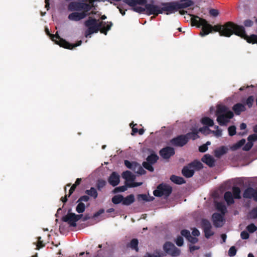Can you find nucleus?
Listing matches in <instances>:
<instances>
[{
  "label": "nucleus",
  "instance_id": "1",
  "mask_svg": "<svg viewBox=\"0 0 257 257\" xmlns=\"http://www.w3.org/2000/svg\"><path fill=\"white\" fill-rule=\"evenodd\" d=\"M191 22L192 26H195L198 28L202 26L200 35L201 36L207 35L212 31L219 32L220 36L229 37L234 34L235 29L237 24L232 22H228L223 25H216L212 26L208 22L198 16L190 15Z\"/></svg>",
  "mask_w": 257,
  "mask_h": 257
},
{
  "label": "nucleus",
  "instance_id": "2",
  "mask_svg": "<svg viewBox=\"0 0 257 257\" xmlns=\"http://www.w3.org/2000/svg\"><path fill=\"white\" fill-rule=\"evenodd\" d=\"M82 2H72L68 6L69 11L74 12L68 16L69 20L79 21L90 15L89 12L92 9V6Z\"/></svg>",
  "mask_w": 257,
  "mask_h": 257
},
{
  "label": "nucleus",
  "instance_id": "3",
  "mask_svg": "<svg viewBox=\"0 0 257 257\" xmlns=\"http://www.w3.org/2000/svg\"><path fill=\"white\" fill-rule=\"evenodd\" d=\"M215 114L217 116V121L221 126L226 125L229 119L234 116L233 112L228 110V108L225 105L221 104L217 106Z\"/></svg>",
  "mask_w": 257,
  "mask_h": 257
},
{
  "label": "nucleus",
  "instance_id": "4",
  "mask_svg": "<svg viewBox=\"0 0 257 257\" xmlns=\"http://www.w3.org/2000/svg\"><path fill=\"white\" fill-rule=\"evenodd\" d=\"M50 39L60 47L70 50L73 49L76 47L80 46L82 44V41L81 40L78 41L75 44H71L61 38L59 35L58 32H57L55 34H52V35H50Z\"/></svg>",
  "mask_w": 257,
  "mask_h": 257
},
{
  "label": "nucleus",
  "instance_id": "5",
  "mask_svg": "<svg viewBox=\"0 0 257 257\" xmlns=\"http://www.w3.org/2000/svg\"><path fill=\"white\" fill-rule=\"evenodd\" d=\"M235 30V35L244 39L248 43L257 44V35L252 34L250 36H247L243 26L236 25Z\"/></svg>",
  "mask_w": 257,
  "mask_h": 257
},
{
  "label": "nucleus",
  "instance_id": "6",
  "mask_svg": "<svg viewBox=\"0 0 257 257\" xmlns=\"http://www.w3.org/2000/svg\"><path fill=\"white\" fill-rule=\"evenodd\" d=\"M162 5L164 7L161 8L162 14L165 11L166 15L174 13L177 10L185 9V6L181 5L180 2H177L163 3Z\"/></svg>",
  "mask_w": 257,
  "mask_h": 257
},
{
  "label": "nucleus",
  "instance_id": "7",
  "mask_svg": "<svg viewBox=\"0 0 257 257\" xmlns=\"http://www.w3.org/2000/svg\"><path fill=\"white\" fill-rule=\"evenodd\" d=\"M172 191V188L170 185L162 183L157 186L153 194L156 197L165 196L167 197L171 194Z\"/></svg>",
  "mask_w": 257,
  "mask_h": 257
},
{
  "label": "nucleus",
  "instance_id": "8",
  "mask_svg": "<svg viewBox=\"0 0 257 257\" xmlns=\"http://www.w3.org/2000/svg\"><path fill=\"white\" fill-rule=\"evenodd\" d=\"M123 2L128 6L133 7L132 9L134 11L139 13H143L145 11V8L136 6L137 5H145L147 3V0H123Z\"/></svg>",
  "mask_w": 257,
  "mask_h": 257
},
{
  "label": "nucleus",
  "instance_id": "9",
  "mask_svg": "<svg viewBox=\"0 0 257 257\" xmlns=\"http://www.w3.org/2000/svg\"><path fill=\"white\" fill-rule=\"evenodd\" d=\"M70 211L71 209H69L67 214L63 216L62 220L67 222L71 226L75 227L76 226V222L82 217L83 215H76L74 213L70 212Z\"/></svg>",
  "mask_w": 257,
  "mask_h": 257
},
{
  "label": "nucleus",
  "instance_id": "10",
  "mask_svg": "<svg viewBox=\"0 0 257 257\" xmlns=\"http://www.w3.org/2000/svg\"><path fill=\"white\" fill-rule=\"evenodd\" d=\"M97 20L92 17H89L88 19L85 21L84 25L88 29L85 31V37H87L93 33L98 32V30L96 28Z\"/></svg>",
  "mask_w": 257,
  "mask_h": 257
},
{
  "label": "nucleus",
  "instance_id": "11",
  "mask_svg": "<svg viewBox=\"0 0 257 257\" xmlns=\"http://www.w3.org/2000/svg\"><path fill=\"white\" fill-rule=\"evenodd\" d=\"M163 249L167 254L172 256H179L181 253L180 249L170 241H167L164 244Z\"/></svg>",
  "mask_w": 257,
  "mask_h": 257
},
{
  "label": "nucleus",
  "instance_id": "12",
  "mask_svg": "<svg viewBox=\"0 0 257 257\" xmlns=\"http://www.w3.org/2000/svg\"><path fill=\"white\" fill-rule=\"evenodd\" d=\"M242 196L245 199H252L257 202V188L254 189L251 187L246 188L243 191Z\"/></svg>",
  "mask_w": 257,
  "mask_h": 257
},
{
  "label": "nucleus",
  "instance_id": "13",
  "mask_svg": "<svg viewBox=\"0 0 257 257\" xmlns=\"http://www.w3.org/2000/svg\"><path fill=\"white\" fill-rule=\"evenodd\" d=\"M170 142L173 146L182 147L187 144V140L184 135H181L171 139Z\"/></svg>",
  "mask_w": 257,
  "mask_h": 257
},
{
  "label": "nucleus",
  "instance_id": "14",
  "mask_svg": "<svg viewBox=\"0 0 257 257\" xmlns=\"http://www.w3.org/2000/svg\"><path fill=\"white\" fill-rule=\"evenodd\" d=\"M145 9L146 13L148 15H153L157 16L159 14H162L161 8L159 6L152 4H146Z\"/></svg>",
  "mask_w": 257,
  "mask_h": 257
},
{
  "label": "nucleus",
  "instance_id": "15",
  "mask_svg": "<svg viewBox=\"0 0 257 257\" xmlns=\"http://www.w3.org/2000/svg\"><path fill=\"white\" fill-rule=\"evenodd\" d=\"M175 150L171 147H166L162 149L160 152V156L165 159H168L175 154Z\"/></svg>",
  "mask_w": 257,
  "mask_h": 257
},
{
  "label": "nucleus",
  "instance_id": "16",
  "mask_svg": "<svg viewBox=\"0 0 257 257\" xmlns=\"http://www.w3.org/2000/svg\"><path fill=\"white\" fill-rule=\"evenodd\" d=\"M224 216L222 214H220L218 213H214L212 214V218L213 222L214 225L216 227H220L222 226V224H219V222H222L224 219Z\"/></svg>",
  "mask_w": 257,
  "mask_h": 257
},
{
  "label": "nucleus",
  "instance_id": "17",
  "mask_svg": "<svg viewBox=\"0 0 257 257\" xmlns=\"http://www.w3.org/2000/svg\"><path fill=\"white\" fill-rule=\"evenodd\" d=\"M119 176L117 174V173L115 172H113L111 173L108 178V183L112 186H116L119 183Z\"/></svg>",
  "mask_w": 257,
  "mask_h": 257
},
{
  "label": "nucleus",
  "instance_id": "18",
  "mask_svg": "<svg viewBox=\"0 0 257 257\" xmlns=\"http://www.w3.org/2000/svg\"><path fill=\"white\" fill-rule=\"evenodd\" d=\"M232 110L236 115H239L241 112L245 111L246 108L245 105L241 103H237L232 106Z\"/></svg>",
  "mask_w": 257,
  "mask_h": 257
},
{
  "label": "nucleus",
  "instance_id": "19",
  "mask_svg": "<svg viewBox=\"0 0 257 257\" xmlns=\"http://www.w3.org/2000/svg\"><path fill=\"white\" fill-rule=\"evenodd\" d=\"M201 161L210 167L214 166L215 160L214 158L209 154L205 155L202 158Z\"/></svg>",
  "mask_w": 257,
  "mask_h": 257
},
{
  "label": "nucleus",
  "instance_id": "20",
  "mask_svg": "<svg viewBox=\"0 0 257 257\" xmlns=\"http://www.w3.org/2000/svg\"><path fill=\"white\" fill-rule=\"evenodd\" d=\"M182 173L184 176L186 178L192 177L194 174V170L192 169L189 165L185 166L182 170Z\"/></svg>",
  "mask_w": 257,
  "mask_h": 257
},
{
  "label": "nucleus",
  "instance_id": "21",
  "mask_svg": "<svg viewBox=\"0 0 257 257\" xmlns=\"http://www.w3.org/2000/svg\"><path fill=\"white\" fill-rule=\"evenodd\" d=\"M228 149L225 146H221L214 151V155L216 158H220L222 155L225 154Z\"/></svg>",
  "mask_w": 257,
  "mask_h": 257
},
{
  "label": "nucleus",
  "instance_id": "22",
  "mask_svg": "<svg viewBox=\"0 0 257 257\" xmlns=\"http://www.w3.org/2000/svg\"><path fill=\"white\" fill-rule=\"evenodd\" d=\"M224 199L228 205H230L234 203V197L230 191H226L224 194Z\"/></svg>",
  "mask_w": 257,
  "mask_h": 257
},
{
  "label": "nucleus",
  "instance_id": "23",
  "mask_svg": "<svg viewBox=\"0 0 257 257\" xmlns=\"http://www.w3.org/2000/svg\"><path fill=\"white\" fill-rule=\"evenodd\" d=\"M189 166L190 167L194 170H199L203 168V164L198 160H195L190 163L188 164Z\"/></svg>",
  "mask_w": 257,
  "mask_h": 257
},
{
  "label": "nucleus",
  "instance_id": "24",
  "mask_svg": "<svg viewBox=\"0 0 257 257\" xmlns=\"http://www.w3.org/2000/svg\"><path fill=\"white\" fill-rule=\"evenodd\" d=\"M198 134V132L196 129H194L193 131H192V132L188 133L184 135V136H185V138H187L188 142L190 139L195 140L196 139L198 138L199 137Z\"/></svg>",
  "mask_w": 257,
  "mask_h": 257
},
{
  "label": "nucleus",
  "instance_id": "25",
  "mask_svg": "<svg viewBox=\"0 0 257 257\" xmlns=\"http://www.w3.org/2000/svg\"><path fill=\"white\" fill-rule=\"evenodd\" d=\"M170 180L175 184L178 185L183 184L186 182L185 180L183 177L177 176L175 175H172L170 177Z\"/></svg>",
  "mask_w": 257,
  "mask_h": 257
},
{
  "label": "nucleus",
  "instance_id": "26",
  "mask_svg": "<svg viewBox=\"0 0 257 257\" xmlns=\"http://www.w3.org/2000/svg\"><path fill=\"white\" fill-rule=\"evenodd\" d=\"M135 201V196L133 194H130L125 197H123L122 204L124 205H130Z\"/></svg>",
  "mask_w": 257,
  "mask_h": 257
},
{
  "label": "nucleus",
  "instance_id": "27",
  "mask_svg": "<svg viewBox=\"0 0 257 257\" xmlns=\"http://www.w3.org/2000/svg\"><path fill=\"white\" fill-rule=\"evenodd\" d=\"M85 194H86L89 197H91L93 199H95L98 196V193L96 189L94 187H91L89 190H86L85 191Z\"/></svg>",
  "mask_w": 257,
  "mask_h": 257
},
{
  "label": "nucleus",
  "instance_id": "28",
  "mask_svg": "<svg viewBox=\"0 0 257 257\" xmlns=\"http://www.w3.org/2000/svg\"><path fill=\"white\" fill-rule=\"evenodd\" d=\"M124 164L127 168L131 169L134 172L136 171L137 167L138 166V163L136 162H130L128 160H124Z\"/></svg>",
  "mask_w": 257,
  "mask_h": 257
},
{
  "label": "nucleus",
  "instance_id": "29",
  "mask_svg": "<svg viewBox=\"0 0 257 257\" xmlns=\"http://www.w3.org/2000/svg\"><path fill=\"white\" fill-rule=\"evenodd\" d=\"M232 195L234 199H240L241 196V190L239 187L236 186H233L232 188Z\"/></svg>",
  "mask_w": 257,
  "mask_h": 257
},
{
  "label": "nucleus",
  "instance_id": "30",
  "mask_svg": "<svg viewBox=\"0 0 257 257\" xmlns=\"http://www.w3.org/2000/svg\"><path fill=\"white\" fill-rule=\"evenodd\" d=\"M122 177L126 181H133L135 179V176L129 171H125L123 172L122 174Z\"/></svg>",
  "mask_w": 257,
  "mask_h": 257
},
{
  "label": "nucleus",
  "instance_id": "31",
  "mask_svg": "<svg viewBox=\"0 0 257 257\" xmlns=\"http://www.w3.org/2000/svg\"><path fill=\"white\" fill-rule=\"evenodd\" d=\"M159 159V157L155 153H152L149 155L147 159V162L152 164L156 163Z\"/></svg>",
  "mask_w": 257,
  "mask_h": 257
},
{
  "label": "nucleus",
  "instance_id": "32",
  "mask_svg": "<svg viewBox=\"0 0 257 257\" xmlns=\"http://www.w3.org/2000/svg\"><path fill=\"white\" fill-rule=\"evenodd\" d=\"M216 208L217 210L220 211L221 214L224 215L227 212V208L224 204L222 202H217L216 204Z\"/></svg>",
  "mask_w": 257,
  "mask_h": 257
},
{
  "label": "nucleus",
  "instance_id": "33",
  "mask_svg": "<svg viewBox=\"0 0 257 257\" xmlns=\"http://www.w3.org/2000/svg\"><path fill=\"white\" fill-rule=\"evenodd\" d=\"M105 25H104V26L101 28L100 33L106 35H107V32L111 29V27L112 26V23L111 22H107L106 23Z\"/></svg>",
  "mask_w": 257,
  "mask_h": 257
},
{
  "label": "nucleus",
  "instance_id": "34",
  "mask_svg": "<svg viewBox=\"0 0 257 257\" xmlns=\"http://www.w3.org/2000/svg\"><path fill=\"white\" fill-rule=\"evenodd\" d=\"M201 122L208 126H212L214 125L213 120L208 117H204L201 119Z\"/></svg>",
  "mask_w": 257,
  "mask_h": 257
},
{
  "label": "nucleus",
  "instance_id": "35",
  "mask_svg": "<svg viewBox=\"0 0 257 257\" xmlns=\"http://www.w3.org/2000/svg\"><path fill=\"white\" fill-rule=\"evenodd\" d=\"M138 244V240L136 238H134L131 241L128 246L131 247L132 249H135L136 251H138L139 250Z\"/></svg>",
  "mask_w": 257,
  "mask_h": 257
},
{
  "label": "nucleus",
  "instance_id": "36",
  "mask_svg": "<svg viewBox=\"0 0 257 257\" xmlns=\"http://www.w3.org/2000/svg\"><path fill=\"white\" fill-rule=\"evenodd\" d=\"M123 196L121 195H117L114 196L111 199L113 203L115 204H118L121 202L122 203Z\"/></svg>",
  "mask_w": 257,
  "mask_h": 257
},
{
  "label": "nucleus",
  "instance_id": "37",
  "mask_svg": "<svg viewBox=\"0 0 257 257\" xmlns=\"http://www.w3.org/2000/svg\"><path fill=\"white\" fill-rule=\"evenodd\" d=\"M203 229L211 228L212 226L210 221L206 219H202L201 222Z\"/></svg>",
  "mask_w": 257,
  "mask_h": 257
},
{
  "label": "nucleus",
  "instance_id": "38",
  "mask_svg": "<svg viewBox=\"0 0 257 257\" xmlns=\"http://www.w3.org/2000/svg\"><path fill=\"white\" fill-rule=\"evenodd\" d=\"M77 205L76 207V211L78 213H82L85 210V205L83 202H77Z\"/></svg>",
  "mask_w": 257,
  "mask_h": 257
},
{
  "label": "nucleus",
  "instance_id": "39",
  "mask_svg": "<svg viewBox=\"0 0 257 257\" xmlns=\"http://www.w3.org/2000/svg\"><path fill=\"white\" fill-rule=\"evenodd\" d=\"M106 184V182L103 179H98L96 182V186L97 189L100 191L102 188L105 187Z\"/></svg>",
  "mask_w": 257,
  "mask_h": 257
},
{
  "label": "nucleus",
  "instance_id": "40",
  "mask_svg": "<svg viewBox=\"0 0 257 257\" xmlns=\"http://www.w3.org/2000/svg\"><path fill=\"white\" fill-rule=\"evenodd\" d=\"M254 102V97L252 95L248 96L246 99L245 104L248 106V108H251Z\"/></svg>",
  "mask_w": 257,
  "mask_h": 257
},
{
  "label": "nucleus",
  "instance_id": "41",
  "mask_svg": "<svg viewBox=\"0 0 257 257\" xmlns=\"http://www.w3.org/2000/svg\"><path fill=\"white\" fill-rule=\"evenodd\" d=\"M180 3L181 5L185 6V8H187L194 5V2L192 0H181Z\"/></svg>",
  "mask_w": 257,
  "mask_h": 257
},
{
  "label": "nucleus",
  "instance_id": "42",
  "mask_svg": "<svg viewBox=\"0 0 257 257\" xmlns=\"http://www.w3.org/2000/svg\"><path fill=\"white\" fill-rule=\"evenodd\" d=\"M143 166L147 170L150 172H153L154 170V169L153 167L152 166V164H151L150 163H148L147 162H144L142 164Z\"/></svg>",
  "mask_w": 257,
  "mask_h": 257
},
{
  "label": "nucleus",
  "instance_id": "43",
  "mask_svg": "<svg viewBox=\"0 0 257 257\" xmlns=\"http://www.w3.org/2000/svg\"><path fill=\"white\" fill-rule=\"evenodd\" d=\"M163 253L160 252H156L154 253L147 252L144 257H162Z\"/></svg>",
  "mask_w": 257,
  "mask_h": 257
},
{
  "label": "nucleus",
  "instance_id": "44",
  "mask_svg": "<svg viewBox=\"0 0 257 257\" xmlns=\"http://www.w3.org/2000/svg\"><path fill=\"white\" fill-rule=\"evenodd\" d=\"M246 229L249 233H253L257 230V227L253 223H250L247 226Z\"/></svg>",
  "mask_w": 257,
  "mask_h": 257
},
{
  "label": "nucleus",
  "instance_id": "45",
  "mask_svg": "<svg viewBox=\"0 0 257 257\" xmlns=\"http://www.w3.org/2000/svg\"><path fill=\"white\" fill-rule=\"evenodd\" d=\"M135 172L140 174V175H144L146 174V171L143 169V168L141 166L140 164L138 163V166L137 167V169Z\"/></svg>",
  "mask_w": 257,
  "mask_h": 257
},
{
  "label": "nucleus",
  "instance_id": "46",
  "mask_svg": "<svg viewBox=\"0 0 257 257\" xmlns=\"http://www.w3.org/2000/svg\"><path fill=\"white\" fill-rule=\"evenodd\" d=\"M106 22L103 21H99V20H97L96 28L98 30V32L101 31V28L105 25Z\"/></svg>",
  "mask_w": 257,
  "mask_h": 257
},
{
  "label": "nucleus",
  "instance_id": "47",
  "mask_svg": "<svg viewBox=\"0 0 257 257\" xmlns=\"http://www.w3.org/2000/svg\"><path fill=\"white\" fill-rule=\"evenodd\" d=\"M228 134L230 136H233L236 134V127L234 125H231L228 128Z\"/></svg>",
  "mask_w": 257,
  "mask_h": 257
},
{
  "label": "nucleus",
  "instance_id": "48",
  "mask_svg": "<svg viewBox=\"0 0 257 257\" xmlns=\"http://www.w3.org/2000/svg\"><path fill=\"white\" fill-rule=\"evenodd\" d=\"M205 236L207 238H209L210 236L214 234V232L211 231V228L203 229Z\"/></svg>",
  "mask_w": 257,
  "mask_h": 257
},
{
  "label": "nucleus",
  "instance_id": "49",
  "mask_svg": "<svg viewBox=\"0 0 257 257\" xmlns=\"http://www.w3.org/2000/svg\"><path fill=\"white\" fill-rule=\"evenodd\" d=\"M175 243L178 246H182L184 243L183 237L181 236H178L175 240Z\"/></svg>",
  "mask_w": 257,
  "mask_h": 257
},
{
  "label": "nucleus",
  "instance_id": "50",
  "mask_svg": "<svg viewBox=\"0 0 257 257\" xmlns=\"http://www.w3.org/2000/svg\"><path fill=\"white\" fill-rule=\"evenodd\" d=\"M236 249L235 246H231L228 250V255L231 257L233 256L236 254Z\"/></svg>",
  "mask_w": 257,
  "mask_h": 257
},
{
  "label": "nucleus",
  "instance_id": "51",
  "mask_svg": "<svg viewBox=\"0 0 257 257\" xmlns=\"http://www.w3.org/2000/svg\"><path fill=\"white\" fill-rule=\"evenodd\" d=\"M253 146V143L248 141V142L243 146L242 149L243 151H248Z\"/></svg>",
  "mask_w": 257,
  "mask_h": 257
},
{
  "label": "nucleus",
  "instance_id": "52",
  "mask_svg": "<svg viewBox=\"0 0 257 257\" xmlns=\"http://www.w3.org/2000/svg\"><path fill=\"white\" fill-rule=\"evenodd\" d=\"M181 234L182 236H184L187 239L190 236V232L187 229H183L181 231Z\"/></svg>",
  "mask_w": 257,
  "mask_h": 257
},
{
  "label": "nucleus",
  "instance_id": "53",
  "mask_svg": "<svg viewBox=\"0 0 257 257\" xmlns=\"http://www.w3.org/2000/svg\"><path fill=\"white\" fill-rule=\"evenodd\" d=\"M127 190V187L125 185L119 186L116 187L114 189L115 192H124Z\"/></svg>",
  "mask_w": 257,
  "mask_h": 257
},
{
  "label": "nucleus",
  "instance_id": "54",
  "mask_svg": "<svg viewBox=\"0 0 257 257\" xmlns=\"http://www.w3.org/2000/svg\"><path fill=\"white\" fill-rule=\"evenodd\" d=\"M137 198L139 201L143 200L145 201H148V196L146 194H139L137 196Z\"/></svg>",
  "mask_w": 257,
  "mask_h": 257
},
{
  "label": "nucleus",
  "instance_id": "55",
  "mask_svg": "<svg viewBox=\"0 0 257 257\" xmlns=\"http://www.w3.org/2000/svg\"><path fill=\"white\" fill-rule=\"evenodd\" d=\"M243 25L245 27H250L253 26V22L250 20H245L243 22Z\"/></svg>",
  "mask_w": 257,
  "mask_h": 257
},
{
  "label": "nucleus",
  "instance_id": "56",
  "mask_svg": "<svg viewBox=\"0 0 257 257\" xmlns=\"http://www.w3.org/2000/svg\"><path fill=\"white\" fill-rule=\"evenodd\" d=\"M90 198L88 195H83L81 196L78 200H77V202H87L89 201Z\"/></svg>",
  "mask_w": 257,
  "mask_h": 257
},
{
  "label": "nucleus",
  "instance_id": "57",
  "mask_svg": "<svg viewBox=\"0 0 257 257\" xmlns=\"http://www.w3.org/2000/svg\"><path fill=\"white\" fill-rule=\"evenodd\" d=\"M247 140L249 142L253 143L257 140V134H252L249 135L247 138Z\"/></svg>",
  "mask_w": 257,
  "mask_h": 257
},
{
  "label": "nucleus",
  "instance_id": "58",
  "mask_svg": "<svg viewBox=\"0 0 257 257\" xmlns=\"http://www.w3.org/2000/svg\"><path fill=\"white\" fill-rule=\"evenodd\" d=\"M250 215L253 219L257 218V207L253 208L250 212Z\"/></svg>",
  "mask_w": 257,
  "mask_h": 257
},
{
  "label": "nucleus",
  "instance_id": "59",
  "mask_svg": "<svg viewBox=\"0 0 257 257\" xmlns=\"http://www.w3.org/2000/svg\"><path fill=\"white\" fill-rule=\"evenodd\" d=\"M209 14L211 16L216 17L219 14V12L216 9H212L209 11Z\"/></svg>",
  "mask_w": 257,
  "mask_h": 257
},
{
  "label": "nucleus",
  "instance_id": "60",
  "mask_svg": "<svg viewBox=\"0 0 257 257\" xmlns=\"http://www.w3.org/2000/svg\"><path fill=\"white\" fill-rule=\"evenodd\" d=\"M137 125V124H134L133 122L131 123L130 124V126L132 127V135H134L135 134L137 133L138 132V129L135 127V126Z\"/></svg>",
  "mask_w": 257,
  "mask_h": 257
},
{
  "label": "nucleus",
  "instance_id": "61",
  "mask_svg": "<svg viewBox=\"0 0 257 257\" xmlns=\"http://www.w3.org/2000/svg\"><path fill=\"white\" fill-rule=\"evenodd\" d=\"M249 236V234L246 231H243L240 233V237L243 239H248Z\"/></svg>",
  "mask_w": 257,
  "mask_h": 257
},
{
  "label": "nucleus",
  "instance_id": "62",
  "mask_svg": "<svg viewBox=\"0 0 257 257\" xmlns=\"http://www.w3.org/2000/svg\"><path fill=\"white\" fill-rule=\"evenodd\" d=\"M210 130L208 127V126H204L202 127H200L198 131H197L198 132H201L202 134H207L208 131H209Z\"/></svg>",
  "mask_w": 257,
  "mask_h": 257
},
{
  "label": "nucleus",
  "instance_id": "63",
  "mask_svg": "<svg viewBox=\"0 0 257 257\" xmlns=\"http://www.w3.org/2000/svg\"><path fill=\"white\" fill-rule=\"evenodd\" d=\"M208 150V147L207 145H202L199 148V151L200 152L204 153L205 152Z\"/></svg>",
  "mask_w": 257,
  "mask_h": 257
},
{
  "label": "nucleus",
  "instance_id": "64",
  "mask_svg": "<svg viewBox=\"0 0 257 257\" xmlns=\"http://www.w3.org/2000/svg\"><path fill=\"white\" fill-rule=\"evenodd\" d=\"M212 133L217 137H220L222 136V130L220 128L213 131Z\"/></svg>",
  "mask_w": 257,
  "mask_h": 257
}]
</instances>
